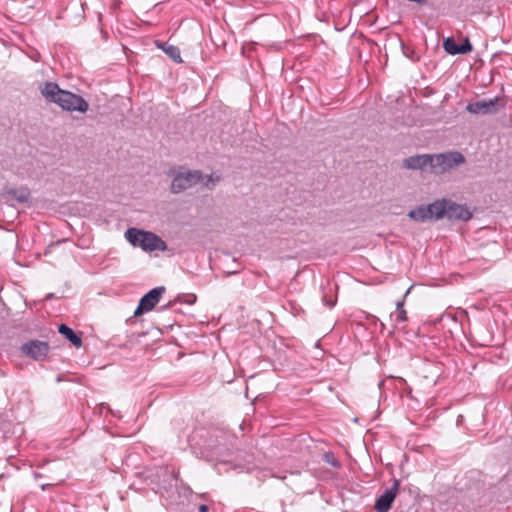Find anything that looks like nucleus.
Returning a JSON list of instances; mask_svg holds the SVG:
<instances>
[{
	"label": "nucleus",
	"mask_w": 512,
	"mask_h": 512,
	"mask_svg": "<svg viewBox=\"0 0 512 512\" xmlns=\"http://www.w3.org/2000/svg\"><path fill=\"white\" fill-rule=\"evenodd\" d=\"M40 91L47 101L56 103L63 110L85 113L89 109V104L83 97L60 89L57 83L45 82Z\"/></svg>",
	"instance_id": "1"
},
{
	"label": "nucleus",
	"mask_w": 512,
	"mask_h": 512,
	"mask_svg": "<svg viewBox=\"0 0 512 512\" xmlns=\"http://www.w3.org/2000/svg\"><path fill=\"white\" fill-rule=\"evenodd\" d=\"M125 237L131 245L140 247L146 252L155 250L165 251L167 249L166 243L159 236L150 231L129 228L125 232Z\"/></svg>",
	"instance_id": "2"
},
{
	"label": "nucleus",
	"mask_w": 512,
	"mask_h": 512,
	"mask_svg": "<svg viewBox=\"0 0 512 512\" xmlns=\"http://www.w3.org/2000/svg\"><path fill=\"white\" fill-rule=\"evenodd\" d=\"M172 182L170 191L173 194L181 193L195 185L203 182V175L198 170H188L181 168L170 172Z\"/></svg>",
	"instance_id": "3"
},
{
	"label": "nucleus",
	"mask_w": 512,
	"mask_h": 512,
	"mask_svg": "<svg viewBox=\"0 0 512 512\" xmlns=\"http://www.w3.org/2000/svg\"><path fill=\"white\" fill-rule=\"evenodd\" d=\"M465 163V157L458 151L433 154L432 173L444 174Z\"/></svg>",
	"instance_id": "4"
},
{
	"label": "nucleus",
	"mask_w": 512,
	"mask_h": 512,
	"mask_svg": "<svg viewBox=\"0 0 512 512\" xmlns=\"http://www.w3.org/2000/svg\"><path fill=\"white\" fill-rule=\"evenodd\" d=\"M165 292V287L159 286L150 290L145 294L139 301L138 307L136 308L134 315L139 316L146 312L151 311L156 304L159 302L161 296Z\"/></svg>",
	"instance_id": "5"
},
{
	"label": "nucleus",
	"mask_w": 512,
	"mask_h": 512,
	"mask_svg": "<svg viewBox=\"0 0 512 512\" xmlns=\"http://www.w3.org/2000/svg\"><path fill=\"white\" fill-rule=\"evenodd\" d=\"M49 344L40 340H30L21 346V351L35 361H42L49 352Z\"/></svg>",
	"instance_id": "6"
},
{
	"label": "nucleus",
	"mask_w": 512,
	"mask_h": 512,
	"mask_svg": "<svg viewBox=\"0 0 512 512\" xmlns=\"http://www.w3.org/2000/svg\"><path fill=\"white\" fill-rule=\"evenodd\" d=\"M433 154H419L405 158L402 167L409 170H420L432 173Z\"/></svg>",
	"instance_id": "7"
},
{
	"label": "nucleus",
	"mask_w": 512,
	"mask_h": 512,
	"mask_svg": "<svg viewBox=\"0 0 512 512\" xmlns=\"http://www.w3.org/2000/svg\"><path fill=\"white\" fill-rule=\"evenodd\" d=\"M499 100V97H494L492 99H483L480 101L472 102L466 106V110L469 113L476 115L495 114L499 110Z\"/></svg>",
	"instance_id": "8"
},
{
	"label": "nucleus",
	"mask_w": 512,
	"mask_h": 512,
	"mask_svg": "<svg viewBox=\"0 0 512 512\" xmlns=\"http://www.w3.org/2000/svg\"><path fill=\"white\" fill-rule=\"evenodd\" d=\"M399 481L395 480L392 487L387 489L381 494L375 503V509L377 512H388L391 505L396 497L398 491Z\"/></svg>",
	"instance_id": "9"
},
{
	"label": "nucleus",
	"mask_w": 512,
	"mask_h": 512,
	"mask_svg": "<svg viewBox=\"0 0 512 512\" xmlns=\"http://www.w3.org/2000/svg\"><path fill=\"white\" fill-rule=\"evenodd\" d=\"M446 217L453 220L467 221L472 217V214L466 206L448 200Z\"/></svg>",
	"instance_id": "10"
},
{
	"label": "nucleus",
	"mask_w": 512,
	"mask_h": 512,
	"mask_svg": "<svg viewBox=\"0 0 512 512\" xmlns=\"http://www.w3.org/2000/svg\"><path fill=\"white\" fill-rule=\"evenodd\" d=\"M158 477H163V480H160L158 483L160 490L168 492L170 489H172L173 486L176 485L177 475L174 471H171L166 467L160 468Z\"/></svg>",
	"instance_id": "11"
},
{
	"label": "nucleus",
	"mask_w": 512,
	"mask_h": 512,
	"mask_svg": "<svg viewBox=\"0 0 512 512\" xmlns=\"http://www.w3.org/2000/svg\"><path fill=\"white\" fill-rule=\"evenodd\" d=\"M447 204V199H441L427 205L430 220H438L446 216Z\"/></svg>",
	"instance_id": "12"
},
{
	"label": "nucleus",
	"mask_w": 512,
	"mask_h": 512,
	"mask_svg": "<svg viewBox=\"0 0 512 512\" xmlns=\"http://www.w3.org/2000/svg\"><path fill=\"white\" fill-rule=\"evenodd\" d=\"M58 331L61 335H63L66 339H68L74 346L80 347L82 345V339L78 336L73 329L68 327L65 324H61L58 328Z\"/></svg>",
	"instance_id": "13"
},
{
	"label": "nucleus",
	"mask_w": 512,
	"mask_h": 512,
	"mask_svg": "<svg viewBox=\"0 0 512 512\" xmlns=\"http://www.w3.org/2000/svg\"><path fill=\"white\" fill-rule=\"evenodd\" d=\"M408 216L416 222H425L430 220L427 206L425 205H420L417 208L411 210L408 213Z\"/></svg>",
	"instance_id": "14"
},
{
	"label": "nucleus",
	"mask_w": 512,
	"mask_h": 512,
	"mask_svg": "<svg viewBox=\"0 0 512 512\" xmlns=\"http://www.w3.org/2000/svg\"><path fill=\"white\" fill-rule=\"evenodd\" d=\"M13 200L19 203H25L29 200L30 192L27 188L13 189L8 192Z\"/></svg>",
	"instance_id": "15"
},
{
	"label": "nucleus",
	"mask_w": 512,
	"mask_h": 512,
	"mask_svg": "<svg viewBox=\"0 0 512 512\" xmlns=\"http://www.w3.org/2000/svg\"><path fill=\"white\" fill-rule=\"evenodd\" d=\"M163 51L176 63H182L180 49L174 45L164 44L160 46Z\"/></svg>",
	"instance_id": "16"
},
{
	"label": "nucleus",
	"mask_w": 512,
	"mask_h": 512,
	"mask_svg": "<svg viewBox=\"0 0 512 512\" xmlns=\"http://www.w3.org/2000/svg\"><path fill=\"white\" fill-rule=\"evenodd\" d=\"M458 46L459 45H457L455 40L451 37L446 38L443 43L444 50L451 55L458 54Z\"/></svg>",
	"instance_id": "17"
},
{
	"label": "nucleus",
	"mask_w": 512,
	"mask_h": 512,
	"mask_svg": "<svg viewBox=\"0 0 512 512\" xmlns=\"http://www.w3.org/2000/svg\"><path fill=\"white\" fill-rule=\"evenodd\" d=\"M407 312L404 309V299L396 303V321L405 322L407 321Z\"/></svg>",
	"instance_id": "18"
},
{
	"label": "nucleus",
	"mask_w": 512,
	"mask_h": 512,
	"mask_svg": "<svg viewBox=\"0 0 512 512\" xmlns=\"http://www.w3.org/2000/svg\"><path fill=\"white\" fill-rule=\"evenodd\" d=\"M205 179V181L203 182L204 186L208 189H213L216 182L219 181V177H216L214 178L213 175H208V176H203V180Z\"/></svg>",
	"instance_id": "19"
},
{
	"label": "nucleus",
	"mask_w": 512,
	"mask_h": 512,
	"mask_svg": "<svg viewBox=\"0 0 512 512\" xmlns=\"http://www.w3.org/2000/svg\"><path fill=\"white\" fill-rule=\"evenodd\" d=\"M472 51V45L468 39L458 46V54H467Z\"/></svg>",
	"instance_id": "20"
},
{
	"label": "nucleus",
	"mask_w": 512,
	"mask_h": 512,
	"mask_svg": "<svg viewBox=\"0 0 512 512\" xmlns=\"http://www.w3.org/2000/svg\"><path fill=\"white\" fill-rule=\"evenodd\" d=\"M478 486L479 484L478 483H473L472 486H469V488H467V494L469 497H473L474 496V493L473 491H478Z\"/></svg>",
	"instance_id": "21"
},
{
	"label": "nucleus",
	"mask_w": 512,
	"mask_h": 512,
	"mask_svg": "<svg viewBox=\"0 0 512 512\" xmlns=\"http://www.w3.org/2000/svg\"><path fill=\"white\" fill-rule=\"evenodd\" d=\"M322 300H323L324 304L326 306L330 307V308L333 307L336 304V300L335 299L334 300L327 299L326 295L323 296Z\"/></svg>",
	"instance_id": "22"
},
{
	"label": "nucleus",
	"mask_w": 512,
	"mask_h": 512,
	"mask_svg": "<svg viewBox=\"0 0 512 512\" xmlns=\"http://www.w3.org/2000/svg\"><path fill=\"white\" fill-rule=\"evenodd\" d=\"M199 511L200 512H207L208 511V508L206 505H201L200 508H199Z\"/></svg>",
	"instance_id": "23"
},
{
	"label": "nucleus",
	"mask_w": 512,
	"mask_h": 512,
	"mask_svg": "<svg viewBox=\"0 0 512 512\" xmlns=\"http://www.w3.org/2000/svg\"><path fill=\"white\" fill-rule=\"evenodd\" d=\"M48 486H50V484H43L41 485V489L44 491Z\"/></svg>",
	"instance_id": "24"
},
{
	"label": "nucleus",
	"mask_w": 512,
	"mask_h": 512,
	"mask_svg": "<svg viewBox=\"0 0 512 512\" xmlns=\"http://www.w3.org/2000/svg\"><path fill=\"white\" fill-rule=\"evenodd\" d=\"M411 287L406 291L404 298L410 293Z\"/></svg>",
	"instance_id": "25"
},
{
	"label": "nucleus",
	"mask_w": 512,
	"mask_h": 512,
	"mask_svg": "<svg viewBox=\"0 0 512 512\" xmlns=\"http://www.w3.org/2000/svg\"><path fill=\"white\" fill-rule=\"evenodd\" d=\"M5 375H6V374H5V372H4V371H2V370H0V376H1V377H4Z\"/></svg>",
	"instance_id": "26"
},
{
	"label": "nucleus",
	"mask_w": 512,
	"mask_h": 512,
	"mask_svg": "<svg viewBox=\"0 0 512 512\" xmlns=\"http://www.w3.org/2000/svg\"><path fill=\"white\" fill-rule=\"evenodd\" d=\"M34 476L36 479L41 477V475L39 473H34Z\"/></svg>",
	"instance_id": "27"
}]
</instances>
